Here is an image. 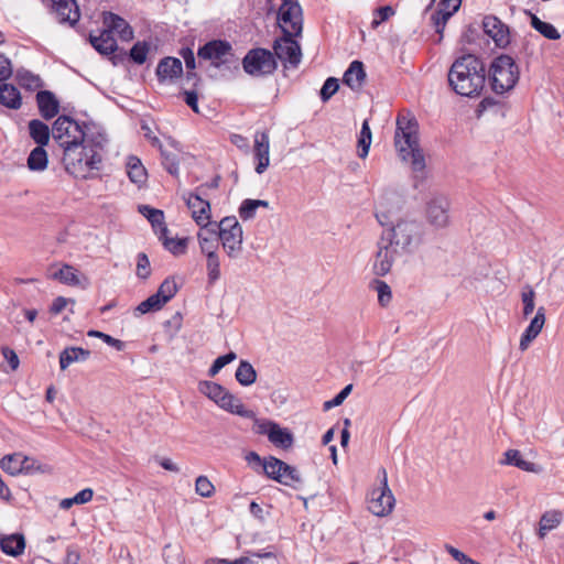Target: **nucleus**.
Wrapping results in <instances>:
<instances>
[{
	"instance_id": "obj_32",
	"label": "nucleus",
	"mask_w": 564,
	"mask_h": 564,
	"mask_svg": "<svg viewBox=\"0 0 564 564\" xmlns=\"http://www.w3.org/2000/svg\"><path fill=\"white\" fill-rule=\"evenodd\" d=\"M0 104L10 109H19L22 105L19 89L11 84H0Z\"/></svg>"
},
{
	"instance_id": "obj_9",
	"label": "nucleus",
	"mask_w": 564,
	"mask_h": 564,
	"mask_svg": "<svg viewBox=\"0 0 564 564\" xmlns=\"http://www.w3.org/2000/svg\"><path fill=\"white\" fill-rule=\"evenodd\" d=\"M263 470L268 477L284 486L297 488L302 482L301 475L295 467L273 456L264 459Z\"/></svg>"
},
{
	"instance_id": "obj_36",
	"label": "nucleus",
	"mask_w": 564,
	"mask_h": 564,
	"mask_svg": "<svg viewBox=\"0 0 564 564\" xmlns=\"http://www.w3.org/2000/svg\"><path fill=\"white\" fill-rule=\"evenodd\" d=\"M26 164L33 172H43L48 164V155L44 147L34 148L29 154Z\"/></svg>"
},
{
	"instance_id": "obj_10",
	"label": "nucleus",
	"mask_w": 564,
	"mask_h": 564,
	"mask_svg": "<svg viewBox=\"0 0 564 564\" xmlns=\"http://www.w3.org/2000/svg\"><path fill=\"white\" fill-rule=\"evenodd\" d=\"M243 69L252 76L272 74L276 68L274 55L264 48H256L248 52L242 61Z\"/></svg>"
},
{
	"instance_id": "obj_38",
	"label": "nucleus",
	"mask_w": 564,
	"mask_h": 564,
	"mask_svg": "<svg viewBox=\"0 0 564 564\" xmlns=\"http://www.w3.org/2000/svg\"><path fill=\"white\" fill-rule=\"evenodd\" d=\"M127 173L132 183L141 185L147 180V171L141 161L135 156H130L127 161Z\"/></svg>"
},
{
	"instance_id": "obj_14",
	"label": "nucleus",
	"mask_w": 564,
	"mask_h": 564,
	"mask_svg": "<svg viewBox=\"0 0 564 564\" xmlns=\"http://www.w3.org/2000/svg\"><path fill=\"white\" fill-rule=\"evenodd\" d=\"M296 35H285L275 40L273 50L274 55L284 64L297 67L301 62L302 52L299 43L293 39Z\"/></svg>"
},
{
	"instance_id": "obj_47",
	"label": "nucleus",
	"mask_w": 564,
	"mask_h": 564,
	"mask_svg": "<svg viewBox=\"0 0 564 564\" xmlns=\"http://www.w3.org/2000/svg\"><path fill=\"white\" fill-rule=\"evenodd\" d=\"M178 290V286L173 278H166L160 285L155 293L159 299L166 304L171 299L174 297Z\"/></svg>"
},
{
	"instance_id": "obj_23",
	"label": "nucleus",
	"mask_w": 564,
	"mask_h": 564,
	"mask_svg": "<svg viewBox=\"0 0 564 564\" xmlns=\"http://www.w3.org/2000/svg\"><path fill=\"white\" fill-rule=\"evenodd\" d=\"M500 464L516 466L521 470L533 474H541L543 471L541 465L524 459L518 449H508L505 452L503 459L500 460Z\"/></svg>"
},
{
	"instance_id": "obj_39",
	"label": "nucleus",
	"mask_w": 564,
	"mask_h": 564,
	"mask_svg": "<svg viewBox=\"0 0 564 564\" xmlns=\"http://www.w3.org/2000/svg\"><path fill=\"white\" fill-rule=\"evenodd\" d=\"M235 377L241 386L248 387L256 382L257 372L250 362L242 360L236 370Z\"/></svg>"
},
{
	"instance_id": "obj_21",
	"label": "nucleus",
	"mask_w": 564,
	"mask_h": 564,
	"mask_svg": "<svg viewBox=\"0 0 564 564\" xmlns=\"http://www.w3.org/2000/svg\"><path fill=\"white\" fill-rule=\"evenodd\" d=\"M102 23L106 26V31H109L110 34L116 32L122 41L128 42L133 39L132 28L121 17L112 12H105L102 17Z\"/></svg>"
},
{
	"instance_id": "obj_15",
	"label": "nucleus",
	"mask_w": 564,
	"mask_h": 564,
	"mask_svg": "<svg viewBox=\"0 0 564 564\" xmlns=\"http://www.w3.org/2000/svg\"><path fill=\"white\" fill-rule=\"evenodd\" d=\"M484 32L492 39L496 46L505 48L510 43V30L495 15H486L482 20Z\"/></svg>"
},
{
	"instance_id": "obj_20",
	"label": "nucleus",
	"mask_w": 564,
	"mask_h": 564,
	"mask_svg": "<svg viewBox=\"0 0 564 564\" xmlns=\"http://www.w3.org/2000/svg\"><path fill=\"white\" fill-rule=\"evenodd\" d=\"M546 321L545 308L543 306L539 307L534 317L531 319L529 326L524 329L521 335L519 349L523 352L525 351L531 343L539 336L542 332L544 324Z\"/></svg>"
},
{
	"instance_id": "obj_37",
	"label": "nucleus",
	"mask_w": 564,
	"mask_h": 564,
	"mask_svg": "<svg viewBox=\"0 0 564 564\" xmlns=\"http://www.w3.org/2000/svg\"><path fill=\"white\" fill-rule=\"evenodd\" d=\"M562 521V512L558 510L546 511L542 514L539 522V536L542 539L545 534L555 529Z\"/></svg>"
},
{
	"instance_id": "obj_55",
	"label": "nucleus",
	"mask_w": 564,
	"mask_h": 564,
	"mask_svg": "<svg viewBox=\"0 0 564 564\" xmlns=\"http://www.w3.org/2000/svg\"><path fill=\"white\" fill-rule=\"evenodd\" d=\"M161 155H162V163L165 167V170L172 174L177 175L178 174V160L174 154L167 153L163 148L160 149Z\"/></svg>"
},
{
	"instance_id": "obj_61",
	"label": "nucleus",
	"mask_w": 564,
	"mask_h": 564,
	"mask_svg": "<svg viewBox=\"0 0 564 564\" xmlns=\"http://www.w3.org/2000/svg\"><path fill=\"white\" fill-rule=\"evenodd\" d=\"M2 355L6 358V360L8 361V364L10 365L11 370H13V371L17 370L20 361H19V357L15 354V351L10 349L9 347H3Z\"/></svg>"
},
{
	"instance_id": "obj_64",
	"label": "nucleus",
	"mask_w": 564,
	"mask_h": 564,
	"mask_svg": "<svg viewBox=\"0 0 564 564\" xmlns=\"http://www.w3.org/2000/svg\"><path fill=\"white\" fill-rule=\"evenodd\" d=\"M79 561L80 555L78 551L72 546L67 547L64 564H79Z\"/></svg>"
},
{
	"instance_id": "obj_5",
	"label": "nucleus",
	"mask_w": 564,
	"mask_h": 564,
	"mask_svg": "<svg viewBox=\"0 0 564 564\" xmlns=\"http://www.w3.org/2000/svg\"><path fill=\"white\" fill-rule=\"evenodd\" d=\"M95 128L84 126L82 127L78 122L66 116L58 117L52 129L53 138L63 148L64 153L73 145L85 141L88 134L95 133Z\"/></svg>"
},
{
	"instance_id": "obj_28",
	"label": "nucleus",
	"mask_w": 564,
	"mask_h": 564,
	"mask_svg": "<svg viewBox=\"0 0 564 564\" xmlns=\"http://www.w3.org/2000/svg\"><path fill=\"white\" fill-rule=\"evenodd\" d=\"M29 462L30 459L28 457H22L20 454H11L6 455L1 459L0 466L6 473L14 476L21 473H28L31 469Z\"/></svg>"
},
{
	"instance_id": "obj_26",
	"label": "nucleus",
	"mask_w": 564,
	"mask_h": 564,
	"mask_svg": "<svg viewBox=\"0 0 564 564\" xmlns=\"http://www.w3.org/2000/svg\"><path fill=\"white\" fill-rule=\"evenodd\" d=\"M366 80V72L360 61H354L344 74L343 83L350 89L358 91Z\"/></svg>"
},
{
	"instance_id": "obj_42",
	"label": "nucleus",
	"mask_w": 564,
	"mask_h": 564,
	"mask_svg": "<svg viewBox=\"0 0 564 564\" xmlns=\"http://www.w3.org/2000/svg\"><path fill=\"white\" fill-rule=\"evenodd\" d=\"M259 207H269L268 200L262 199H245L239 207V216L242 220H250L256 216Z\"/></svg>"
},
{
	"instance_id": "obj_1",
	"label": "nucleus",
	"mask_w": 564,
	"mask_h": 564,
	"mask_svg": "<svg viewBox=\"0 0 564 564\" xmlns=\"http://www.w3.org/2000/svg\"><path fill=\"white\" fill-rule=\"evenodd\" d=\"M424 239L423 225L414 219L399 220L391 228L386 229L379 241L372 270L378 276L387 275L394 262L405 256L413 253Z\"/></svg>"
},
{
	"instance_id": "obj_41",
	"label": "nucleus",
	"mask_w": 564,
	"mask_h": 564,
	"mask_svg": "<svg viewBox=\"0 0 564 564\" xmlns=\"http://www.w3.org/2000/svg\"><path fill=\"white\" fill-rule=\"evenodd\" d=\"M206 273L207 282L214 285L221 276L220 272V256L218 252L206 256Z\"/></svg>"
},
{
	"instance_id": "obj_60",
	"label": "nucleus",
	"mask_w": 564,
	"mask_h": 564,
	"mask_svg": "<svg viewBox=\"0 0 564 564\" xmlns=\"http://www.w3.org/2000/svg\"><path fill=\"white\" fill-rule=\"evenodd\" d=\"M12 75L11 61L0 53V82L8 79Z\"/></svg>"
},
{
	"instance_id": "obj_59",
	"label": "nucleus",
	"mask_w": 564,
	"mask_h": 564,
	"mask_svg": "<svg viewBox=\"0 0 564 564\" xmlns=\"http://www.w3.org/2000/svg\"><path fill=\"white\" fill-rule=\"evenodd\" d=\"M151 274L150 261L145 253L141 252L138 254L137 261V275L141 279H147Z\"/></svg>"
},
{
	"instance_id": "obj_46",
	"label": "nucleus",
	"mask_w": 564,
	"mask_h": 564,
	"mask_svg": "<svg viewBox=\"0 0 564 564\" xmlns=\"http://www.w3.org/2000/svg\"><path fill=\"white\" fill-rule=\"evenodd\" d=\"M371 145V130L367 120L362 122L360 135L358 139V156L365 159L368 155Z\"/></svg>"
},
{
	"instance_id": "obj_29",
	"label": "nucleus",
	"mask_w": 564,
	"mask_h": 564,
	"mask_svg": "<svg viewBox=\"0 0 564 564\" xmlns=\"http://www.w3.org/2000/svg\"><path fill=\"white\" fill-rule=\"evenodd\" d=\"M90 357V351L82 347H66L59 354V368L66 370L74 362L86 361Z\"/></svg>"
},
{
	"instance_id": "obj_35",
	"label": "nucleus",
	"mask_w": 564,
	"mask_h": 564,
	"mask_svg": "<svg viewBox=\"0 0 564 564\" xmlns=\"http://www.w3.org/2000/svg\"><path fill=\"white\" fill-rule=\"evenodd\" d=\"M29 133L33 141L40 147L46 145L50 141V128L39 119H33L29 122Z\"/></svg>"
},
{
	"instance_id": "obj_63",
	"label": "nucleus",
	"mask_w": 564,
	"mask_h": 564,
	"mask_svg": "<svg viewBox=\"0 0 564 564\" xmlns=\"http://www.w3.org/2000/svg\"><path fill=\"white\" fill-rule=\"evenodd\" d=\"M184 101L188 107L192 108L194 112H199L198 110V97L195 91H184Z\"/></svg>"
},
{
	"instance_id": "obj_49",
	"label": "nucleus",
	"mask_w": 564,
	"mask_h": 564,
	"mask_svg": "<svg viewBox=\"0 0 564 564\" xmlns=\"http://www.w3.org/2000/svg\"><path fill=\"white\" fill-rule=\"evenodd\" d=\"M373 288L378 293V302L381 306H387L391 299H392V292L391 288L381 280L373 281Z\"/></svg>"
},
{
	"instance_id": "obj_22",
	"label": "nucleus",
	"mask_w": 564,
	"mask_h": 564,
	"mask_svg": "<svg viewBox=\"0 0 564 564\" xmlns=\"http://www.w3.org/2000/svg\"><path fill=\"white\" fill-rule=\"evenodd\" d=\"M270 140L267 132H258L254 135L253 153L258 161L256 172L262 174L270 164Z\"/></svg>"
},
{
	"instance_id": "obj_48",
	"label": "nucleus",
	"mask_w": 564,
	"mask_h": 564,
	"mask_svg": "<svg viewBox=\"0 0 564 564\" xmlns=\"http://www.w3.org/2000/svg\"><path fill=\"white\" fill-rule=\"evenodd\" d=\"M395 14V10L391 6H383L373 11V20L371 21V28L377 29L381 23L388 21Z\"/></svg>"
},
{
	"instance_id": "obj_6",
	"label": "nucleus",
	"mask_w": 564,
	"mask_h": 564,
	"mask_svg": "<svg viewBox=\"0 0 564 564\" xmlns=\"http://www.w3.org/2000/svg\"><path fill=\"white\" fill-rule=\"evenodd\" d=\"M490 79L492 90L497 94L512 89L519 79V69L513 58L509 55L496 57L490 66Z\"/></svg>"
},
{
	"instance_id": "obj_16",
	"label": "nucleus",
	"mask_w": 564,
	"mask_h": 564,
	"mask_svg": "<svg viewBox=\"0 0 564 564\" xmlns=\"http://www.w3.org/2000/svg\"><path fill=\"white\" fill-rule=\"evenodd\" d=\"M231 45L221 40H214L198 48L197 55L202 59L210 61L213 65L219 66L225 63L230 54Z\"/></svg>"
},
{
	"instance_id": "obj_56",
	"label": "nucleus",
	"mask_w": 564,
	"mask_h": 564,
	"mask_svg": "<svg viewBox=\"0 0 564 564\" xmlns=\"http://www.w3.org/2000/svg\"><path fill=\"white\" fill-rule=\"evenodd\" d=\"M87 335H88L89 337H97V338L102 339V341H105L107 345H109V346H111V347L116 348L118 351H121V350H123V348H124V343H123V341H121V340H119V339H117V338H113V337H111L110 335L105 334V333H102V332H99V330H89V332L87 333Z\"/></svg>"
},
{
	"instance_id": "obj_33",
	"label": "nucleus",
	"mask_w": 564,
	"mask_h": 564,
	"mask_svg": "<svg viewBox=\"0 0 564 564\" xmlns=\"http://www.w3.org/2000/svg\"><path fill=\"white\" fill-rule=\"evenodd\" d=\"M140 212L151 223L155 232L159 235V238H163V236L169 232L166 226L164 225V214L162 210L143 205L140 207Z\"/></svg>"
},
{
	"instance_id": "obj_57",
	"label": "nucleus",
	"mask_w": 564,
	"mask_h": 564,
	"mask_svg": "<svg viewBox=\"0 0 564 564\" xmlns=\"http://www.w3.org/2000/svg\"><path fill=\"white\" fill-rule=\"evenodd\" d=\"M338 88L339 84L336 78H327L321 89V99L323 101L329 100L337 93Z\"/></svg>"
},
{
	"instance_id": "obj_40",
	"label": "nucleus",
	"mask_w": 564,
	"mask_h": 564,
	"mask_svg": "<svg viewBox=\"0 0 564 564\" xmlns=\"http://www.w3.org/2000/svg\"><path fill=\"white\" fill-rule=\"evenodd\" d=\"M198 388L203 394L213 400L217 405L223 401L221 399L227 392L223 386L213 381H202Z\"/></svg>"
},
{
	"instance_id": "obj_34",
	"label": "nucleus",
	"mask_w": 564,
	"mask_h": 564,
	"mask_svg": "<svg viewBox=\"0 0 564 564\" xmlns=\"http://www.w3.org/2000/svg\"><path fill=\"white\" fill-rule=\"evenodd\" d=\"M197 239L200 252L205 257L218 252L219 239L215 230H200Z\"/></svg>"
},
{
	"instance_id": "obj_2",
	"label": "nucleus",
	"mask_w": 564,
	"mask_h": 564,
	"mask_svg": "<svg viewBox=\"0 0 564 564\" xmlns=\"http://www.w3.org/2000/svg\"><path fill=\"white\" fill-rule=\"evenodd\" d=\"M106 142V134L96 131L88 134L85 141L68 148L63 154L66 172L79 180L97 177L102 167V152Z\"/></svg>"
},
{
	"instance_id": "obj_11",
	"label": "nucleus",
	"mask_w": 564,
	"mask_h": 564,
	"mask_svg": "<svg viewBox=\"0 0 564 564\" xmlns=\"http://www.w3.org/2000/svg\"><path fill=\"white\" fill-rule=\"evenodd\" d=\"M279 25L285 35H301L303 15L297 1L282 2L279 10Z\"/></svg>"
},
{
	"instance_id": "obj_54",
	"label": "nucleus",
	"mask_w": 564,
	"mask_h": 564,
	"mask_svg": "<svg viewBox=\"0 0 564 564\" xmlns=\"http://www.w3.org/2000/svg\"><path fill=\"white\" fill-rule=\"evenodd\" d=\"M149 44L145 42H137L130 50V57L137 64H143L149 53Z\"/></svg>"
},
{
	"instance_id": "obj_62",
	"label": "nucleus",
	"mask_w": 564,
	"mask_h": 564,
	"mask_svg": "<svg viewBox=\"0 0 564 564\" xmlns=\"http://www.w3.org/2000/svg\"><path fill=\"white\" fill-rule=\"evenodd\" d=\"M93 496L94 491L90 488H85L73 497V501H75L76 505H84L89 502Z\"/></svg>"
},
{
	"instance_id": "obj_30",
	"label": "nucleus",
	"mask_w": 564,
	"mask_h": 564,
	"mask_svg": "<svg viewBox=\"0 0 564 564\" xmlns=\"http://www.w3.org/2000/svg\"><path fill=\"white\" fill-rule=\"evenodd\" d=\"M0 547L7 555L19 556L24 552L25 539L19 533L3 535L0 538Z\"/></svg>"
},
{
	"instance_id": "obj_25",
	"label": "nucleus",
	"mask_w": 564,
	"mask_h": 564,
	"mask_svg": "<svg viewBox=\"0 0 564 564\" xmlns=\"http://www.w3.org/2000/svg\"><path fill=\"white\" fill-rule=\"evenodd\" d=\"M183 73V66L180 58L164 57L156 67V76L160 80L178 78Z\"/></svg>"
},
{
	"instance_id": "obj_17",
	"label": "nucleus",
	"mask_w": 564,
	"mask_h": 564,
	"mask_svg": "<svg viewBox=\"0 0 564 564\" xmlns=\"http://www.w3.org/2000/svg\"><path fill=\"white\" fill-rule=\"evenodd\" d=\"M46 6L56 14L58 22L74 25L80 18L79 9L75 0H44Z\"/></svg>"
},
{
	"instance_id": "obj_19",
	"label": "nucleus",
	"mask_w": 564,
	"mask_h": 564,
	"mask_svg": "<svg viewBox=\"0 0 564 564\" xmlns=\"http://www.w3.org/2000/svg\"><path fill=\"white\" fill-rule=\"evenodd\" d=\"M462 0H441L438 9L432 14L431 20L440 40L443 37V32L447 21L451 17L458 11Z\"/></svg>"
},
{
	"instance_id": "obj_4",
	"label": "nucleus",
	"mask_w": 564,
	"mask_h": 564,
	"mask_svg": "<svg viewBox=\"0 0 564 564\" xmlns=\"http://www.w3.org/2000/svg\"><path fill=\"white\" fill-rule=\"evenodd\" d=\"M394 144L402 161L410 162L413 172H423L425 159L419 145L417 122L413 116L397 118Z\"/></svg>"
},
{
	"instance_id": "obj_31",
	"label": "nucleus",
	"mask_w": 564,
	"mask_h": 564,
	"mask_svg": "<svg viewBox=\"0 0 564 564\" xmlns=\"http://www.w3.org/2000/svg\"><path fill=\"white\" fill-rule=\"evenodd\" d=\"M93 47L102 55H109L117 50V42L109 31L104 30L99 35H89Z\"/></svg>"
},
{
	"instance_id": "obj_50",
	"label": "nucleus",
	"mask_w": 564,
	"mask_h": 564,
	"mask_svg": "<svg viewBox=\"0 0 564 564\" xmlns=\"http://www.w3.org/2000/svg\"><path fill=\"white\" fill-rule=\"evenodd\" d=\"M164 305L165 304L159 299L156 294H152L138 305L137 311L141 314H145L149 312L159 311Z\"/></svg>"
},
{
	"instance_id": "obj_7",
	"label": "nucleus",
	"mask_w": 564,
	"mask_h": 564,
	"mask_svg": "<svg viewBox=\"0 0 564 564\" xmlns=\"http://www.w3.org/2000/svg\"><path fill=\"white\" fill-rule=\"evenodd\" d=\"M218 239L227 256L235 259L242 250V228L236 217H225L218 224Z\"/></svg>"
},
{
	"instance_id": "obj_52",
	"label": "nucleus",
	"mask_w": 564,
	"mask_h": 564,
	"mask_svg": "<svg viewBox=\"0 0 564 564\" xmlns=\"http://www.w3.org/2000/svg\"><path fill=\"white\" fill-rule=\"evenodd\" d=\"M160 240H162L164 247L175 256L185 252L186 239L169 238L166 234L165 236H163V238H160Z\"/></svg>"
},
{
	"instance_id": "obj_43",
	"label": "nucleus",
	"mask_w": 564,
	"mask_h": 564,
	"mask_svg": "<svg viewBox=\"0 0 564 564\" xmlns=\"http://www.w3.org/2000/svg\"><path fill=\"white\" fill-rule=\"evenodd\" d=\"M532 28L549 40H558L561 37L560 32L556 28L549 23L540 20L536 15H531Z\"/></svg>"
},
{
	"instance_id": "obj_45",
	"label": "nucleus",
	"mask_w": 564,
	"mask_h": 564,
	"mask_svg": "<svg viewBox=\"0 0 564 564\" xmlns=\"http://www.w3.org/2000/svg\"><path fill=\"white\" fill-rule=\"evenodd\" d=\"M521 301L523 304L522 315L524 318L529 317L535 308V291L529 284H525L521 290Z\"/></svg>"
},
{
	"instance_id": "obj_53",
	"label": "nucleus",
	"mask_w": 564,
	"mask_h": 564,
	"mask_svg": "<svg viewBox=\"0 0 564 564\" xmlns=\"http://www.w3.org/2000/svg\"><path fill=\"white\" fill-rule=\"evenodd\" d=\"M236 358L237 355L234 351L217 357L208 370V376L215 377L226 365L230 364Z\"/></svg>"
},
{
	"instance_id": "obj_51",
	"label": "nucleus",
	"mask_w": 564,
	"mask_h": 564,
	"mask_svg": "<svg viewBox=\"0 0 564 564\" xmlns=\"http://www.w3.org/2000/svg\"><path fill=\"white\" fill-rule=\"evenodd\" d=\"M195 491L200 497L209 498L214 495L215 487L206 476H199L195 481Z\"/></svg>"
},
{
	"instance_id": "obj_12",
	"label": "nucleus",
	"mask_w": 564,
	"mask_h": 564,
	"mask_svg": "<svg viewBox=\"0 0 564 564\" xmlns=\"http://www.w3.org/2000/svg\"><path fill=\"white\" fill-rule=\"evenodd\" d=\"M254 432L260 435H267L269 441L281 448H290L293 444L292 433L281 427L278 423L270 420H258L254 419Z\"/></svg>"
},
{
	"instance_id": "obj_24",
	"label": "nucleus",
	"mask_w": 564,
	"mask_h": 564,
	"mask_svg": "<svg viewBox=\"0 0 564 564\" xmlns=\"http://www.w3.org/2000/svg\"><path fill=\"white\" fill-rule=\"evenodd\" d=\"M36 102L41 116L50 120L54 118L59 111V102L55 95L48 90H41L36 94Z\"/></svg>"
},
{
	"instance_id": "obj_8",
	"label": "nucleus",
	"mask_w": 564,
	"mask_h": 564,
	"mask_svg": "<svg viewBox=\"0 0 564 564\" xmlns=\"http://www.w3.org/2000/svg\"><path fill=\"white\" fill-rule=\"evenodd\" d=\"M380 473L382 474L380 487L371 490L368 499V510L377 517H386L391 513L395 500L388 486L386 469L381 468Z\"/></svg>"
},
{
	"instance_id": "obj_27",
	"label": "nucleus",
	"mask_w": 564,
	"mask_h": 564,
	"mask_svg": "<svg viewBox=\"0 0 564 564\" xmlns=\"http://www.w3.org/2000/svg\"><path fill=\"white\" fill-rule=\"evenodd\" d=\"M223 401L218 404L223 410L237 414L246 419H256V414L252 410L246 409L239 398L230 393L228 390L221 399Z\"/></svg>"
},
{
	"instance_id": "obj_18",
	"label": "nucleus",
	"mask_w": 564,
	"mask_h": 564,
	"mask_svg": "<svg viewBox=\"0 0 564 564\" xmlns=\"http://www.w3.org/2000/svg\"><path fill=\"white\" fill-rule=\"evenodd\" d=\"M184 200L192 212V217L197 225L206 228L209 225L210 205L209 202L203 199L199 195L188 193L184 195Z\"/></svg>"
},
{
	"instance_id": "obj_58",
	"label": "nucleus",
	"mask_w": 564,
	"mask_h": 564,
	"mask_svg": "<svg viewBox=\"0 0 564 564\" xmlns=\"http://www.w3.org/2000/svg\"><path fill=\"white\" fill-rule=\"evenodd\" d=\"M352 390V384H348L338 394H336L332 400H328L326 402H324V410L325 411H328L335 406H338L340 405L345 399L349 395V393L351 392Z\"/></svg>"
},
{
	"instance_id": "obj_44",
	"label": "nucleus",
	"mask_w": 564,
	"mask_h": 564,
	"mask_svg": "<svg viewBox=\"0 0 564 564\" xmlns=\"http://www.w3.org/2000/svg\"><path fill=\"white\" fill-rule=\"evenodd\" d=\"M53 278L67 285L79 284L77 270L68 264H64L58 271L54 272Z\"/></svg>"
},
{
	"instance_id": "obj_3",
	"label": "nucleus",
	"mask_w": 564,
	"mask_h": 564,
	"mask_svg": "<svg viewBox=\"0 0 564 564\" xmlns=\"http://www.w3.org/2000/svg\"><path fill=\"white\" fill-rule=\"evenodd\" d=\"M485 65L473 54L456 58L448 72L449 86L460 96H478L485 87Z\"/></svg>"
},
{
	"instance_id": "obj_13",
	"label": "nucleus",
	"mask_w": 564,
	"mask_h": 564,
	"mask_svg": "<svg viewBox=\"0 0 564 564\" xmlns=\"http://www.w3.org/2000/svg\"><path fill=\"white\" fill-rule=\"evenodd\" d=\"M449 200L445 196H434L425 207L426 221L436 229H444L449 226Z\"/></svg>"
}]
</instances>
